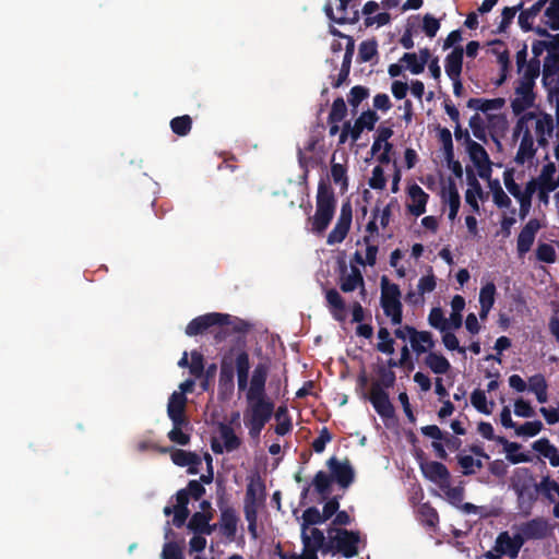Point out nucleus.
I'll list each match as a JSON object with an SVG mask.
<instances>
[{"instance_id": "52", "label": "nucleus", "mask_w": 559, "mask_h": 559, "mask_svg": "<svg viewBox=\"0 0 559 559\" xmlns=\"http://www.w3.org/2000/svg\"><path fill=\"white\" fill-rule=\"evenodd\" d=\"M369 96V88L362 85H356L350 88L348 103L353 107L352 111L355 115L360 103Z\"/></svg>"}, {"instance_id": "26", "label": "nucleus", "mask_w": 559, "mask_h": 559, "mask_svg": "<svg viewBox=\"0 0 559 559\" xmlns=\"http://www.w3.org/2000/svg\"><path fill=\"white\" fill-rule=\"evenodd\" d=\"M442 200L449 204V219L454 221L461 206V197L453 179H449L447 189L442 190Z\"/></svg>"}, {"instance_id": "58", "label": "nucleus", "mask_w": 559, "mask_h": 559, "mask_svg": "<svg viewBox=\"0 0 559 559\" xmlns=\"http://www.w3.org/2000/svg\"><path fill=\"white\" fill-rule=\"evenodd\" d=\"M472 405L481 414L489 415L491 409L487 406V397L485 391L476 389L471 394Z\"/></svg>"}, {"instance_id": "64", "label": "nucleus", "mask_w": 559, "mask_h": 559, "mask_svg": "<svg viewBox=\"0 0 559 559\" xmlns=\"http://www.w3.org/2000/svg\"><path fill=\"white\" fill-rule=\"evenodd\" d=\"M162 559H185L182 548L177 542H167L163 546Z\"/></svg>"}, {"instance_id": "60", "label": "nucleus", "mask_w": 559, "mask_h": 559, "mask_svg": "<svg viewBox=\"0 0 559 559\" xmlns=\"http://www.w3.org/2000/svg\"><path fill=\"white\" fill-rule=\"evenodd\" d=\"M495 204L502 209L511 205V199L506 194L498 180L490 183Z\"/></svg>"}, {"instance_id": "28", "label": "nucleus", "mask_w": 559, "mask_h": 559, "mask_svg": "<svg viewBox=\"0 0 559 559\" xmlns=\"http://www.w3.org/2000/svg\"><path fill=\"white\" fill-rule=\"evenodd\" d=\"M417 519L420 524L428 530L435 531L439 524V514L429 502L419 504L417 509Z\"/></svg>"}, {"instance_id": "21", "label": "nucleus", "mask_w": 559, "mask_h": 559, "mask_svg": "<svg viewBox=\"0 0 559 559\" xmlns=\"http://www.w3.org/2000/svg\"><path fill=\"white\" fill-rule=\"evenodd\" d=\"M187 397L183 393L174 392L168 401L167 415L173 424L189 421L186 416Z\"/></svg>"}, {"instance_id": "57", "label": "nucleus", "mask_w": 559, "mask_h": 559, "mask_svg": "<svg viewBox=\"0 0 559 559\" xmlns=\"http://www.w3.org/2000/svg\"><path fill=\"white\" fill-rule=\"evenodd\" d=\"M378 53V45L376 40H365L359 45L358 59L361 62H368Z\"/></svg>"}, {"instance_id": "55", "label": "nucleus", "mask_w": 559, "mask_h": 559, "mask_svg": "<svg viewBox=\"0 0 559 559\" xmlns=\"http://www.w3.org/2000/svg\"><path fill=\"white\" fill-rule=\"evenodd\" d=\"M428 322L432 328L441 332H445L449 330V322L444 318L442 309L439 307L432 308L430 310V313L428 316Z\"/></svg>"}, {"instance_id": "32", "label": "nucleus", "mask_w": 559, "mask_h": 559, "mask_svg": "<svg viewBox=\"0 0 559 559\" xmlns=\"http://www.w3.org/2000/svg\"><path fill=\"white\" fill-rule=\"evenodd\" d=\"M424 362L436 374H444L451 369L450 361L442 354L436 352H429Z\"/></svg>"}, {"instance_id": "43", "label": "nucleus", "mask_w": 559, "mask_h": 559, "mask_svg": "<svg viewBox=\"0 0 559 559\" xmlns=\"http://www.w3.org/2000/svg\"><path fill=\"white\" fill-rule=\"evenodd\" d=\"M212 518L213 514L211 512H195L191 515L187 527L194 534L202 535L206 523L210 522Z\"/></svg>"}, {"instance_id": "27", "label": "nucleus", "mask_w": 559, "mask_h": 559, "mask_svg": "<svg viewBox=\"0 0 559 559\" xmlns=\"http://www.w3.org/2000/svg\"><path fill=\"white\" fill-rule=\"evenodd\" d=\"M496 285L492 282L485 284L479 292L480 311L479 317L481 320L486 319L490 309L495 304Z\"/></svg>"}, {"instance_id": "16", "label": "nucleus", "mask_w": 559, "mask_h": 559, "mask_svg": "<svg viewBox=\"0 0 559 559\" xmlns=\"http://www.w3.org/2000/svg\"><path fill=\"white\" fill-rule=\"evenodd\" d=\"M524 542L520 534H515L513 537L508 532H502L498 535L493 547L495 552L499 556H508L511 559H515L523 546Z\"/></svg>"}, {"instance_id": "51", "label": "nucleus", "mask_w": 559, "mask_h": 559, "mask_svg": "<svg viewBox=\"0 0 559 559\" xmlns=\"http://www.w3.org/2000/svg\"><path fill=\"white\" fill-rule=\"evenodd\" d=\"M331 176L334 183L340 185L341 191H346L348 188L347 169L344 165L338 163H332Z\"/></svg>"}, {"instance_id": "56", "label": "nucleus", "mask_w": 559, "mask_h": 559, "mask_svg": "<svg viewBox=\"0 0 559 559\" xmlns=\"http://www.w3.org/2000/svg\"><path fill=\"white\" fill-rule=\"evenodd\" d=\"M438 138L440 143L442 144V148L444 152V158L451 159L453 157V140L452 133L448 128H438Z\"/></svg>"}, {"instance_id": "11", "label": "nucleus", "mask_w": 559, "mask_h": 559, "mask_svg": "<svg viewBox=\"0 0 559 559\" xmlns=\"http://www.w3.org/2000/svg\"><path fill=\"white\" fill-rule=\"evenodd\" d=\"M352 218H353V210H352L350 202L349 201L344 202L341 207V214L338 216V219H337L334 228L328 235V239H326L328 245L332 246L335 243H340L346 238V236L349 231V228H350Z\"/></svg>"}, {"instance_id": "8", "label": "nucleus", "mask_w": 559, "mask_h": 559, "mask_svg": "<svg viewBox=\"0 0 559 559\" xmlns=\"http://www.w3.org/2000/svg\"><path fill=\"white\" fill-rule=\"evenodd\" d=\"M239 350H246L245 348L230 347L225 352L219 362V377H218V390L223 394H231L235 389V359Z\"/></svg>"}, {"instance_id": "63", "label": "nucleus", "mask_w": 559, "mask_h": 559, "mask_svg": "<svg viewBox=\"0 0 559 559\" xmlns=\"http://www.w3.org/2000/svg\"><path fill=\"white\" fill-rule=\"evenodd\" d=\"M401 61L406 63V68L413 74H420L425 70V67L421 64L415 52H405L401 58Z\"/></svg>"}, {"instance_id": "33", "label": "nucleus", "mask_w": 559, "mask_h": 559, "mask_svg": "<svg viewBox=\"0 0 559 559\" xmlns=\"http://www.w3.org/2000/svg\"><path fill=\"white\" fill-rule=\"evenodd\" d=\"M362 274L360 270L356 266H352L349 274H342L340 277V289L343 293H352L358 288L359 285L362 284Z\"/></svg>"}, {"instance_id": "6", "label": "nucleus", "mask_w": 559, "mask_h": 559, "mask_svg": "<svg viewBox=\"0 0 559 559\" xmlns=\"http://www.w3.org/2000/svg\"><path fill=\"white\" fill-rule=\"evenodd\" d=\"M381 297L380 305L383 313L390 318L393 325H400L403 321V305L401 301V289L397 284L391 283L388 276L380 280Z\"/></svg>"}, {"instance_id": "24", "label": "nucleus", "mask_w": 559, "mask_h": 559, "mask_svg": "<svg viewBox=\"0 0 559 559\" xmlns=\"http://www.w3.org/2000/svg\"><path fill=\"white\" fill-rule=\"evenodd\" d=\"M378 120L379 116L374 110L368 109L362 111L353 124V141H358L365 129L368 131L373 130Z\"/></svg>"}, {"instance_id": "31", "label": "nucleus", "mask_w": 559, "mask_h": 559, "mask_svg": "<svg viewBox=\"0 0 559 559\" xmlns=\"http://www.w3.org/2000/svg\"><path fill=\"white\" fill-rule=\"evenodd\" d=\"M354 49H355L354 39L352 37H348V43L346 45L342 67H341L340 73L337 75V80L333 83V87H335V88L340 87L347 80L349 72H350V64H352V58L354 55Z\"/></svg>"}, {"instance_id": "1", "label": "nucleus", "mask_w": 559, "mask_h": 559, "mask_svg": "<svg viewBox=\"0 0 559 559\" xmlns=\"http://www.w3.org/2000/svg\"><path fill=\"white\" fill-rule=\"evenodd\" d=\"M238 391H246L247 407L243 412V423L251 439H259L261 431L274 415L275 404L266 395V381L269 365L259 362L249 379L251 368L250 356L247 350H239L236 355Z\"/></svg>"}, {"instance_id": "10", "label": "nucleus", "mask_w": 559, "mask_h": 559, "mask_svg": "<svg viewBox=\"0 0 559 559\" xmlns=\"http://www.w3.org/2000/svg\"><path fill=\"white\" fill-rule=\"evenodd\" d=\"M265 498L266 487L261 476L257 474L250 477L243 499V511H258L259 507L264 503Z\"/></svg>"}, {"instance_id": "3", "label": "nucleus", "mask_w": 559, "mask_h": 559, "mask_svg": "<svg viewBox=\"0 0 559 559\" xmlns=\"http://www.w3.org/2000/svg\"><path fill=\"white\" fill-rule=\"evenodd\" d=\"M509 489L516 496L518 509L524 515H530L537 502V483L528 467H516L509 479Z\"/></svg>"}, {"instance_id": "62", "label": "nucleus", "mask_w": 559, "mask_h": 559, "mask_svg": "<svg viewBox=\"0 0 559 559\" xmlns=\"http://www.w3.org/2000/svg\"><path fill=\"white\" fill-rule=\"evenodd\" d=\"M559 71V51H550L544 60V76H550Z\"/></svg>"}, {"instance_id": "7", "label": "nucleus", "mask_w": 559, "mask_h": 559, "mask_svg": "<svg viewBox=\"0 0 559 559\" xmlns=\"http://www.w3.org/2000/svg\"><path fill=\"white\" fill-rule=\"evenodd\" d=\"M326 532L328 537L331 539V552H340L345 558H353L358 554V532L337 528L334 526H330Z\"/></svg>"}, {"instance_id": "34", "label": "nucleus", "mask_w": 559, "mask_h": 559, "mask_svg": "<svg viewBox=\"0 0 559 559\" xmlns=\"http://www.w3.org/2000/svg\"><path fill=\"white\" fill-rule=\"evenodd\" d=\"M218 431L227 452H233L241 445V439L235 433L231 426L221 423L218 425Z\"/></svg>"}, {"instance_id": "18", "label": "nucleus", "mask_w": 559, "mask_h": 559, "mask_svg": "<svg viewBox=\"0 0 559 559\" xmlns=\"http://www.w3.org/2000/svg\"><path fill=\"white\" fill-rule=\"evenodd\" d=\"M504 105H506V99L502 97H497V98H492V99L469 98L466 104V106L469 109L480 110L484 114H486L487 119L489 121L501 120L503 122L506 121V119L502 115H491V114H488V111L501 109Z\"/></svg>"}, {"instance_id": "14", "label": "nucleus", "mask_w": 559, "mask_h": 559, "mask_svg": "<svg viewBox=\"0 0 559 559\" xmlns=\"http://www.w3.org/2000/svg\"><path fill=\"white\" fill-rule=\"evenodd\" d=\"M223 498L217 500V506L221 510L218 528L221 534L228 540H234L237 533L238 516L233 507L223 506Z\"/></svg>"}, {"instance_id": "2", "label": "nucleus", "mask_w": 559, "mask_h": 559, "mask_svg": "<svg viewBox=\"0 0 559 559\" xmlns=\"http://www.w3.org/2000/svg\"><path fill=\"white\" fill-rule=\"evenodd\" d=\"M374 371L378 378L371 383L368 399L381 418H393L395 415V408L390 401L388 390L393 388L395 384V372L390 370L383 364L377 365Z\"/></svg>"}, {"instance_id": "5", "label": "nucleus", "mask_w": 559, "mask_h": 559, "mask_svg": "<svg viewBox=\"0 0 559 559\" xmlns=\"http://www.w3.org/2000/svg\"><path fill=\"white\" fill-rule=\"evenodd\" d=\"M230 323V314L210 312L203 316H199L192 319L186 326V334L188 336H197L203 334L210 329H216L214 338L216 343H221L225 340L224 326Z\"/></svg>"}, {"instance_id": "9", "label": "nucleus", "mask_w": 559, "mask_h": 559, "mask_svg": "<svg viewBox=\"0 0 559 559\" xmlns=\"http://www.w3.org/2000/svg\"><path fill=\"white\" fill-rule=\"evenodd\" d=\"M326 467L329 468V475L333 483H336L340 488L347 489L354 483L355 469L347 457L341 461L336 456H331L326 461Z\"/></svg>"}, {"instance_id": "45", "label": "nucleus", "mask_w": 559, "mask_h": 559, "mask_svg": "<svg viewBox=\"0 0 559 559\" xmlns=\"http://www.w3.org/2000/svg\"><path fill=\"white\" fill-rule=\"evenodd\" d=\"M544 24L552 31L559 29V0H551L544 12Z\"/></svg>"}, {"instance_id": "22", "label": "nucleus", "mask_w": 559, "mask_h": 559, "mask_svg": "<svg viewBox=\"0 0 559 559\" xmlns=\"http://www.w3.org/2000/svg\"><path fill=\"white\" fill-rule=\"evenodd\" d=\"M326 306L332 317L340 322L346 319V304L341 294L335 289L331 288L325 292Z\"/></svg>"}, {"instance_id": "20", "label": "nucleus", "mask_w": 559, "mask_h": 559, "mask_svg": "<svg viewBox=\"0 0 559 559\" xmlns=\"http://www.w3.org/2000/svg\"><path fill=\"white\" fill-rule=\"evenodd\" d=\"M539 229L540 223L537 218H532L525 224L518 236L516 250L519 255H524L531 250Z\"/></svg>"}, {"instance_id": "40", "label": "nucleus", "mask_w": 559, "mask_h": 559, "mask_svg": "<svg viewBox=\"0 0 559 559\" xmlns=\"http://www.w3.org/2000/svg\"><path fill=\"white\" fill-rule=\"evenodd\" d=\"M189 421H179V424H173V429L167 433L168 439L179 445H188L190 443V433L185 432L183 428L189 427Z\"/></svg>"}, {"instance_id": "61", "label": "nucleus", "mask_w": 559, "mask_h": 559, "mask_svg": "<svg viewBox=\"0 0 559 559\" xmlns=\"http://www.w3.org/2000/svg\"><path fill=\"white\" fill-rule=\"evenodd\" d=\"M543 424L539 420L526 421L523 425L516 426L515 433L518 436L534 437L540 432Z\"/></svg>"}, {"instance_id": "12", "label": "nucleus", "mask_w": 559, "mask_h": 559, "mask_svg": "<svg viewBox=\"0 0 559 559\" xmlns=\"http://www.w3.org/2000/svg\"><path fill=\"white\" fill-rule=\"evenodd\" d=\"M514 94L515 97L511 100V108L515 116H520L535 106L536 93L534 92V86L518 82Z\"/></svg>"}, {"instance_id": "59", "label": "nucleus", "mask_w": 559, "mask_h": 559, "mask_svg": "<svg viewBox=\"0 0 559 559\" xmlns=\"http://www.w3.org/2000/svg\"><path fill=\"white\" fill-rule=\"evenodd\" d=\"M469 127L476 139L483 142H487L486 126L483 118L478 114H475L471 117Z\"/></svg>"}, {"instance_id": "49", "label": "nucleus", "mask_w": 559, "mask_h": 559, "mask_svg": "<svg viewBox=\"0 0 559 559\" xmlns=\"http://www.w3.org/2000/svg\"><path fill=\"white\" fill-rule=\"evenodd\" d=\"M323 514L316 507L306 509L302 513L301 533H307L310 525H316L325 522Z\"/></svg>"}, {"instance_id": "25", "label": "nucleus", "mask_w": 559, "mask_h": 559, "mask_svg": "<svg viewBox=\"0 0 559 559\" xmlns=\"http://www.w3.org/2000/svg\"><path fill=\"white\" fill-rule=\"evenodd\" d=\"M463 56H464L463 47L456 46L445 57L444 68H445V73L449 76V79H454V78L461 76L462 68H463Z\"/></svg>"}, {"instance_id": "37", "label": "nucleus", "mask_w": 559, "mask_h": 559, "mask_svg": "<svg viewBox=\"0 0 559 559\" xmlns=\"http://www.w3.org/2000/svg\"><path fill=\"white\" fill-rule=\"evenodd\" d=\"M540 74V61L539 59L532 58L526 66L523 68V73L518 82L523 84H530L531 86L536 85V79Z\"/></svg>"}, {"instance_id": "47", "label": "nucleus", "mask_w": 559, "mask_h": 559, "mask_svg": "<svg viewBox=\"0 0 559 559\" xmlns=\"http://www.w3.org/2000/svg\"><path fill=\"white\" fill-rule=\"evenodd\" d=\"M521 444L516 442H510L504 447L507 453V460L512 464L527 463L532 461V457L526 453H516L521 449Z\"/></svg>"}, {"instance_id": "15", "label": "nucleus", "mask_w": 559, "mask_h": 559, "mask_svg": "<svg viewBox=\"0 0 559 559\" xmlns=\"http://www.w3.org/2000/svg\"><path fill=\"white\" fill-rule=\"evenodd\" d=\"M551 531L548 521L543 516L534 518L520 526V536L523 542L531 539H544Z\"/></svg>"}, {"instance_id": "48", "label": "nucleus", "mask_w": 559, "mask_h": 559, "mask_svg": "<svg viewBox=\"0 0 559 559\" xmlns=\"http://www.w3.org/2000/svg\"><path fill=\"white\" fill-rule=\"evenodd\" d=\"M535 132L536 135H551L554 132V119L551 115L543 112L539 117L536 115Z\"/></svg>"}, {"instance_id": "23", "label": "nucleus", "mask_w": 559, "mask_h": 559, "mask_svg": "<svg viewBox=\"0 0 559 559\" xmlns=\"http://www.w3.org/2000/svg\"><path fill=\"white\" fill-rule=\"evenodd\" d=\"M408 195L413 202L407 205L408 212L415 216L423 215L426 212L429 195L416 183L408 188Z\"/></svg>"}, {"instance_id": "35", "label": "nucleus", "mask_w": 559, "mask_h": 559, "mask_svg": "<svg viewBox=\"0 0 559 559\" xmlns=\"http://www.w3.org/2000/svg\"><path fill=\"white\" fill-rule=\"evenodd\" d=\"M455 459L457 461L459 466L462 468V474L464 476L474 475L484 466L480 459H475L474 456L468 454L459 453Z\"/></svg>"}, {"instance_id": "17", "label": "nucleus", "mask_w": 559, "mask_h": 559, "mask_svg": "<svg viewBox=\"0 0 559 559\" xmlns=\"http://www.w3.org/2000/svg\"><path fill=\"white\" fill-rule=\"evenodd\" d=\"M337 11L340 12L338 16L334 14L331 3H326L324 5V12L326 16L336 24H355L359 21V11L356 5L352 4L350 2H340Z\"/></svg>"}, {"instance_id": "39", "label": "nucleus", "mask_w": 559, "mask_h": 559, "mask_svg": "<svg viewBox=\"0 0 559 559\" xmlns=\"http://www.w3.org/2000/svg\"><path fill=\"white\" fill-rule=\"evenodd\" d=\"M530 391H532L539 403H546L548 400L547 395V382L545 377L540 373L534 374L528 380Z\"/></svg>"}, {"instance_id": "36", "label": "nucleus", "mask_w": 559, "mask_h": 559, "mask_svg": "<svg viewBox=\"0 0 559 559\" xmlns=\"http://www.w3.org/2000/svg\"><path fill=\"white\" fill-rule=\"evenodd\" d=\"M333 480L329 474L323 471H319L313 479L312 486L318 495H320L322 500H326L331 493V485Z\"/></svg>"}, {"instance_id": "50", "label": "nucleus", "mask_w": 559, "mask_h": 559, "mask_svg": "<svg viewBox=\"0 0 559 559\" xmlns=\"http://www.w3.org/2000/svg\"><path fill=\"white\" fill-rule=\"evenodd\" d=\"M557 171L556 165L552 162H549L545 164L542 168V171L539 176L537 177V180L539 181L540 186H546V189L549 188H557V185H554L556 181L555 174Z\"/></svg>"}, {"instance_id": "46", "label": "nucleus", "mask_w": 559, "mask_h": 559, "mask_svg": "<svg viewBox=\"0 0 559 559\" xmlns=\"http://www.w3.org/2000/svg\"><path fill=\"white\" fill-rule=\"evenodd\" d=\"M536 118V114L533 111H524L520 115L514 129H513V139H518L519 136H523V134H532L528 122Z\"/></svg>"}, {"instance_id": "29", "label": "nucleus", "mask_w": 559, "mask_h": 559, "mask_svg": "<svg viewBox=\"0 0 559 559\" xmlns=\"http://www.w3.org/2000/svg\"><path fill=\"white\" fill-rule=\"evenodd\" d=\"M467 181L471 188H468L465 192V201L472 207L473 212L478 213L479 204L477 202L476 195L479 198L483 197L481 186L472 170L467 171Z\"/></svg>"}, {"instance_id": "30", "label": "nucleus", "mask_w": 559, "mask_h": 559, "mask_svg": "<svg viewBox=\"0 0 559 559\" xmlns=\"http://www.w3.org/2000/svg\"><path fill=\"white\" fill-rule=\"evenodd\" d=\"M535 154L536 148L534 146L533 135L527 133L523 134L514 158L515 163L519 165H523L526 160L532 159L535 156Z\"/></svg>"}, {"instance_id": "41", "label": "nucleus", "mask_w": 559, "mask_h": 559, "mask_svg": "<svg viewBox=\"0 0 559 559\" xmlns=\"http://www.w3.org/2000/svg\"><path fill=\"white\" fill-rule=\"evenodd\" d=\"M171 461L174 462V464L180 467L202 463L201 457L197 453L181 449H176L173 451Z\"/></svg>"}, {"instance_id": "54", "label": "nucleus", "mask_w": 559, "mask_h": 559, "mask_svg": "<svg viewBox=\"0 0 559 559\" xmlns=\"http://www.w3.org/2000/svg\"><path fill=\"white\" fill-rule=\"evenodd\" d=\"M347 115V107L343 97L334 99L328 117L329 122H341Z\"/></svg>"}, {"instance_id": "38", "label": "nucleus", "mask_w": 559, "mask_h": 559, "mask_svg": "<svg viewBox=\"0 0 559 559\" xmlns=\"http://www.w3.org/2000/svg\"><path fill=\"white\" fill-rule=\"evenodd\" d=\"M309 546H312L316 549L321 550L323 554H329L332 551L331 539L324 536L323 532L317 527L310 530V535L308 534Z\"/></svg>"}, {"instance_id": "19", "label": "nucleus", "mask_w": 559, "mask_h": 559, "mask_svg": "<svg viewBox=\"0 0 559 559\" xmlns=\"http://www.w3.org/2000/svg\"><path fill=\"white\" fill-rule=\"evenodd\" d=\"M467 153L469 155L471 160L478 168L479 176L481 178H487L490 176V158L487 151L477 142H471L468 146H466Z\"/></svg>"}, {"instance_id": "13", "label": "nucleus", "mask_w": 559, "mask_h": 559, "mask_svg": "<svg viewBox=\"0 0 559 559\" xmlns=\"http://www.w3.org/2000/svg\"><path fill=\"white\" fill-rule=\"evenodd\" d=\"M419 466L423 475L427 479L438 484L442 489L449 487L451 474L443 463L437 461H420Z\"/></svg>"}, {"instance_id": "4", "label": "nucleus", "mask_w": 559, "mask_h": 559, "mask_svg": "<svg viewBox=\"0 0 559 559\" xmlns=\"http://www.w3.org/2000/svg\"><path fill=\"white\" fill-rule=\"evenodd\" d=\"M335 207L336 199L332 188L324 180H320L316 200V213L308 218L313 234L322 235L326 230L334 217Z\"/></svg>"}, {"instance_id": "42", "label": "nucleus", "mask_w": 559, "mask_h": 559, "mask_svg": "<svg viewBox=\"0 0 559 559\" xmlns=\"http://www.w3.org/2000/svg\"><path fill=\"white\" fill-rule=\"evenodd\" d=\"M377 336L379 338V342L376 345L377 350L382 353V354H386V355L394 354V352H395V349H394L395 341L391 336L389 330L386 328H384V326H381L378 330Z\"/></svg>"}, {"instance_id": "44", "label": "nucleus", "mask_w": 559, "mask_h": 559, "mask_svg": "<svg viewBox=\"0 0 559 559\" xmlns=\"http://www.w3.org/2000/svg\"><path fill=\"white\" fill-rule=\"evenodd\" d=\"M170 129L178 136H186L192 129V118L189 115L178 116L170 120Z\"/></svg>"}, {"instance_id": "53", "label": "nucleus", "mask_w": 559, "mask_h": 559, "mask_svg": "<svg viewBox=\"0 0 559 559\" xmlns=\"http://www.w3.org/2000/svg\"><path fill=\"white\" fill-rule=\"evenodd\" d=\"M523 3L520 2L514 7H504L501 12V22L496 33H503L511 25L518 11L522 10Z\"/></svg>"}]
</instances>
